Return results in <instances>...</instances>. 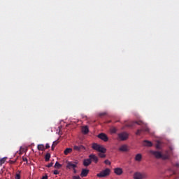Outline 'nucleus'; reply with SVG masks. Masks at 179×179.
<instances>
[{"label": "nucleus", "instance_id": "obj_1", "mask_svg": "<svg viewBox=\"0 0 179 179\" xmlns=\"http://www.w3.org/2000/svg\"><path fill=\"white\" fill-rule=\"evenodd\" d=\"M151 155H153L156 159H163V160H167L170 155H169V151H166L165 154L162 155V152L159 151H150Z\"/></svg>", "mask_w": 179, "mask_h": 179}, {"label": "nucleus", "instance_id": "obj_2", "mask_svg": "<svg viewBox=\"0 0 179 179\" xmlns=\"http://www.w3.org/2000/svg\"><path fill=\"white\" fill-rule=\"evenodd\" d=\"M92 148L96 152H99V153H106V152H107L106 148L96 143H92Z\"/></svg>", "mask_w": 179, "mask_h": 179}, {"label": "nucleus", "instance_id": "obj_3", "mask_svg": "<svg viewBox=\"0 0 179 179\" xmlns=\"http://www.w3.org/2000/svg\"><path fill=\"white\" fill-rule=\"evenodd\" d=\"M92 148L96 152H99V153H106V152H107L106 148L96 143H92Z\"/></svg>", "mask_w": 179, "mask_h": 179}, {"label": "nucleus", "instance_id": "obj_4", "mask_svg": "<svg viewBox=\"0 0 179 179\" xmlns=\"http://www.w3.org/2000/svg\"><path fill=\"white\" fill-rule=\"evenodd\" d=\"M128 138H129V134L125 131L119 133L117 134L118 141H127V139H128Z\"/></svg>", "mask_w": 179, "mask_h": 179}, {"label": "nucleus", "instance_id": "obj_5", "mask_svg": "<svg viewBox=\"0 0 179 179\" xmlns=\"http://www.w3.org/2000/svg\"><path fill=\"white\" fill-rule=\"evenodd\" d=\"M66 169H69V170H75L76 167H78V162H69L66 161Z\"/></svg>", "mask_w": 179, "mask_h": 179}, {"label": "nucleus", "instance_id": "obj_6", "mask_svg": "<svg viewBox=\"0 0 179 179\" xmlns=\"http://www.w3.org/2000/svg\"><path fill=\"white\" fill-rule=\"evenodd\" d=\"M110 171H110V169H106L101 171L99 173L96 174V177H99V178H103V177H107V176H110Z\"/></svg>", "mask_w": 179, "mask_h": 179}, {"label": "nucleus", "instance_id": "obj_7", "mask_svg": "<svg viewBox=\"0 0 179 179\" xmlns=\"http://www.w3.org/2000/svg\"><path fill=\"white\" fill-rule=\"evenodd\" d=\"M134 179H145V178H148V174H146L145 173H141V172H136L134 174Z\"/></svg>", "mask_w": 179, "mask_h": 179}, {"label": "nucleus", "instance_id": "obj_8", "mask_svg": "<svg viewBox=\"0 0 179 179\" xmlns=\"http://www.w3.org/2000/svg\"><path fill=\"white\" fill-rule=\"evenodd\" d=\"M142 125L143 122L142 121H135V122H130L128 124H126V127H128L129 128H132L133 127H135V125Z\"/></svg>", "mask_w": 179, "mask_h": 179}, {"label": "nucleus", "instance_id": "obj_9", "mask_svg": "<svg viewBox=\"0 0 179 179\" xmlns=\"http://www.w3.org/2000/svg\"><path fill=\"white\" fill-rule=\"evenodd\" d=\"M98 138L99 139H101V141H103V142H108V137L104 133L99 134L98 135Z\"/></svg>", "mask_w": 179, "mask_h": 179}, {"label": "nucleus", "instance_id": "obj_10", "mask_svg": "<svg viewBox=\"0 0 179 179\" xmlns=\"http://www.w3.org/2000/svg\"><path fill=\"white\" fill-rule=\"evenodd\" d=\"M142 132H149V128L148 127H143L141 129H138L136 132V135H141Z\"/></svg>", "mask_w": 179, "mask_h": 179}, {"label": "nucleus", "instance_id": "obj_11", "mask_svg": "<svg viewBox=\"0 0 179 179\" xmlns=\"http://www.w3.org/2000/svg\"><path fill=\"white\" fill-rule=\"evenodd\" d=\"M89 158L90 159L91 162H94V163H97L99 162V158L97 156L94 155V154H91L89 155Z\"/></svg>", "mask_w": 179, "mask_h": 179}, {"label": "nucleus", "instance_id": "obj_12", "mask_svg": "<svg viewBox=\"0 0 179 179\" xmlns=\"http://www.w3.org/2000/svg\"><path fill=\"white\" fill-rule=\"evenodd\" d=\"M114 173L116 176H121L124 171H122V168H115L114 169Z\"/></svg>", "mask_w": 179, "mask_h": 179}, {"label": "nucleus", "instance_id": "obj_13", "mask_svg": "<svg viewBox=\"0 0 179 179\" xmlns=\"http://www.w3.org/2000/svg\"><path fill=\"white\" fill-rule=\"evenodd\" d=\"M73 149L77 152H80V150H85V146L80 145H74Z\"/></svg>", "mask_w": 179, "mask_h": 179}, {"label": "nucleus", "instance_id": "obj_14", "mask_svg": "<svg viewBox=\"0 0 179 179\" xmlns=\"http://www.w3.org/2000/svg\"><path fill=\"white\" fill-rule=\"evenodd\" d=\"M90 164H92V160L90 159V158L84 159V161H83V165H84L85 167H87V166H90Z\"/></svg>", "mask_w": 179, "mask_h": 179}, {"label": "nucleus", "instance_id": "obj_15", "mask_svg": "<svg viewBox=\"0 0 179 179\" xmlns=\"http://www.w3.org/2000/svg\"><path fill=\"white\" fill-rule=\"evenodd\" d=\"M89 174V169H83L80 173V177H87Z\"/></svg>", "mask_w": 179, "mask_h": 179}, {"label": "nucleus", "instance_id": "obj_16", "mask_svg": "<svg viewBox=\"0 0 179 179\" xmlns=\"http://www.w3.org/2000/svg\"><path fill=\"white\" fill-rule=\"evenodd\" d=\"M119 150L120 152H127L128 147L126 145H123L120 146V148H119Z\"/></svg>", "mask_w": 179, "mask_h": 179}, {"label": "nucleus", "instance_id": "obj_17", "mask_svg": "<svg viewBox=\"0 0 179 179\" xmlns=\"http://www.w3.org/2000/svg\"><path fill=\"white\" fill-rule=\"evenodd\" d=\"M144 146H148L149 148H150L151 146L153 145V144L152 143V142L145 140L144 141V143H143Z\"/></svg>", "mask_w": 179, "mask_h": 179}, {"label": "nucleus", "instance_id": "obj_18", "mask_svg": "<svg viewBox=\"0 0 179 179\" xmlns=\"http://www.w3.org/2000/svg\"><path fill=\"white\" fill-rule=\"evenodd\" d=\"M136 162H141L142 161V155L137 154L135 157Z\"/></svg>", "mask_w": 179, "mask_h": 179}, {"label": "nucleus", "instance_id": "obj_19", "mask_svg": "<svg viewBox=\"0 0 179 179\" xmlns=\"http://www.w3.org/2000/svg\"><path fill=\"white\" fill-rule=\"evenodd\" d=\"M82 131H83V134H85V135H86L87 134H89V127H87V126L83 127L82 128Z\"/></svg>", "mask_w": 179, "mask_h": 179}, {"label": "nucleus", "instance_id": "obj_20", "mask_svg": "<svg viewBox=\"0 0 179 179\" xmlns=\"http://www.w3.org/2000/svg\"><path fill=\"white\" fill-rule=\"evenodd\" d=\"M64 155H69V153H72V148H66L64 152Z\"/></svg>", "mask_w": 179, "mask_h": 179}, {"label": "nucleus", "instance_id": "obj_21", "mask_svg": "<svg viewBox=\"0 0 179 179\" xmlns=\"http://www.w3.org/2000/svg\"><path fill=\"white\" fill-rule=\"evenodd\" d=\"M51 157V154L47 153L45 156V162H50V159Z\"/></svg>", "mask_w": 179, "mask_h": 179}, {"label": "nucleus", "instance_id": "obj_22", "mask_svg": "<svg viewBox=\"0 0 179 179\" xmlns=\"http://www.w3.org/2000/svg\"><path fill=\"white\" fill-rule=\"evenodd\" d=\"M38 150H39L41 151L45 150V148H44V145H43V144L38 145Z\"/></svg>", "mask_w": 179, "mask_h": 179}, {"label": "nucleus", "instance_id": "obj_23", "mask_svg": "<svg viewBox=\"0 0 179 179\" xmlns=\"http://www.w3.org/2000/svg\"><path fill=\"white\" fill-rule=\"evenodd\" d=\"M105 115H107V112H102L98 114V116L100 117V118H102V117H104Z\"/></svg>", "mask_w": 179, "mask_h": 179}, {"label": "nucleus", "instance_id": "obj_24", "mask_svg": "<svg viewBox=\"0 0 179 179\" xmlns=\"http://www.w3.org/2000/svg\"><path fill=\"white\" fill-rule=\"evenodd\" d=\"M62 167V165L59 164L58 162H57L55 164V169H61Z\"/></svg>", "mask_w": 179, "mask_h": 179}, {"label": "nucleus", "instance_id": "obj_25", "mask_svg": "<svg viewBox=\"0 0 179 179\" xmlns=\"http://www.w3.org/2000/svg\"><path fill=\"white\" fill-rule=\"evenodd\" d=\"M6 162V157H3L1 159H0V166H2L3 164H4Z\"/></svg>", "mask_w": 179, "mask_h": 179}, {"label": "nucleus", "instance_id": "obj_26", "mask_svg": "<svg viewBox=\"0 0 179 179\" xmlns=\"http://www.w3.org/2000/svg\"><path fill=\"white\" fill-rule=\"evenodd\" d=\"M156 148L157 149H162V144L160 143V141L157 142Z\"/></svg>", "mask_w": 179, "mask_h": 179}, {"label": "nucleus", "instance_id": "obj_27", "mask_svg": "<svg viewBox=\"0 0 179 179\" xmlns=\"http://www.w3.org/2000/svg\"><path fill=\"white\" fill-rule=\"evenodd\" d=\"M99 157H101V159H104V157H106V155H105L104 153H103V152H100V153L99 154Z\"/></svg>", "mask_w": 179, "mask_h": 179}, {"label": "nucleus", "instance_id": "obj_28", "mask_svg": "<svg viewBox=\"0 0 179 179\" xmlns=\"http://www.w3.org/2000/svg\"><path fill=\"white\" fill-rule=\"evenodd\" d=\"M104 163H105V164H108V166H110L111 164V162H110V160H108V159H106L104 161Z\"/></svg>", "mask_w": 179, "mask_h": 179}, {"label": "nucleus", "instance_id": "obj_29", "mask_svg": "<svg viewBox=\"0 0 179 179\" xmlns=\"http://www.w3.org/2000/svg\"><path fill=\"white\" fill-rule=\"evenodd\" d=\"M15 178V179H20V173H16Z\"/></svg>", "mask_w": 179, "mask_h": 179}, {"label": "nucleus", "instance_id": "obj_30", "mask_svg": "<svg viewBox=\"0 0 179 179\" xmlns=\"http://www.w3.org/2000/svg\"><path fill=\"white\" fill-rule=\"evenodd\" d=\"M58 143H59V141H55L53 142L52 145L55 147V146H57V145H58Z\"/></svg>", "mask_w": 179, "mask_h": 179}, {"label": "nucleus", "instance_id": "obj_31", "mask_svg": "<svg viewBox=\"0 0 179 179\" xmlns=\"http://www.w3.org/2000/svg\"><path fill=\"white\" fill-rule=\"evenodd\" d=\"M53 165H54V163L51 162V163H50L49 164H48V165L46 166V167H48V168L52 167Z\"/></svg>", "mask_w": 179, "mask_h": 179}, {"label": "nucleus", "instance_id": "obj_32", "mask_svg": "<svg viewBox=\"0 0 179 179\" xmlns=\"http://www.w3.org/2000/svg\"><path fill=\"white\" fill-rule=\"evenodd\" d=\"M53 174H55V176H57V174H59V171H58V170H55L54 171Z\"/></svg>", "mask_w": 179, "mask_h": 179}, {"label": "nucleus", "instance_id": "obj_33", "mask_svg": "<svg viewBox=\"0 0 179 179\" xmlns=\"http://www.w3.org/2000/svg\"><path fill=\"white\" fill-rule=\"evenodd\" d=\"M111 132H112V134H115V132H117V129H115V128L112 129Z\"/></svg>", "mask_w": 179, "mask_h": 179}, {"label": "nucleus", "instance_id": "obj_34", "mask_svg": "<svg viewBox=\"0 0 179 179\" xmlns=\"http://www.w3.org/2000/svg\"><path fill=\"white\" fill-rule=\"evenodd\" d=\"M73 179H80V176H73Z\"/></svg>", "mask_w": 179, "mask_h": 179}, {"label": "nucleus", "instance_id": "obj_35", "mask_svg": "<svg viewBox=\"0 0 179 179\" xmlns=\"http://www.w3.org/2000/svg\"><path fill=\"white\" fill-rule=\"evenodd\" d=\"M22 161L23 162H27V158H26L24 157H22Z\"/></svg>", "mask_w": 179, "mask_h": 179}, {"label": "nucleus", "instance_id": "obj_36", "mask_svg": "<svg viewBox=\"0 0 179 179\" xmlns=\"http://www.w3.org/2000/svg\"><path fill=\"white\" fill-rule=\"evenodd\" d=\"M50 148V144L47 143L45 145V149H49Z\"/></svg>", "mask_w": 179, "mask_h": 179}, {"label": "nucleus", "instance_id": "obj_37", "mask_svg": "<svg viewBox=\"0 0 179 179\" xmlns=\"http://www.w3.org/2000/svg\"><path fill=\"white\" fill-rule=\"evenodd\" d=\"M73 171L74 174H76V173H78V171H76V169H73Z\"/></svg>", "mask_w": 179, "mask_h": 179}, {"label": "nucleus", "instance_id": "obj_38", "mask_svg": "<svg viewBox=\"0 0 179 179\" xmlns=\"http://www.w3.org/2000/svg\"><path fill=\"white\" fill-rule=\"evenodd\" d=\"M42 179H48V176H43Z\"/></svg>", "mask_w": 179, "mask_h": 179}, {"label": "nucleus", "instance_id": "obj_39", "mask_svg": "<svg viewBox=\"0 0 179 179\" xmlns=\"http://www.w3.org/2000/svg\"><path fill=\"white\" fill-rule=\"evenodd\" d=\"M54 149H55V146L52 145V150H54Z\"/></svg>", "mask_w": 179, "mask_h": 179}, {"label": "nucleus", "instance_id": "obj_40", "mask_svg": "<svg viewBox=\"0 0 179 179\" xmlns=\"http://www.w3.org/2000/svg\"><path fill=\"white\" fill-rule=\"evenodd\" d=\"M175 166L179 168V163L176 164H175Z\"/></svg>", "mask_w": 179, "mask_h": 179}, {"label": "nucleus", "instance_id": "obj_41", "mask_svg": "<svg viewBox=\"0 0 179 179\" xmlns=\"http://www.w3.org/2000/svg\"><path fill=\"white\" fill-rule=\"evenodd\" d=\"M108 124L110 122V121L106 122Z\"/></svg>", "mask_w": 179, "mask_h": 179}, {"label": "nucleus", "instance_id": "obj_42", "mask_svg": "<svg viewBox=\"0 0 179 179\" xmlns=\"http://www.w3.org/2000/svg\"><path fill=\"white\" fill-rule=\"evenodd\" d=\"M12 163H15V162H12Z\"/></svg>", "mask_w": 179, "mask_h": 179}]
</instances>
